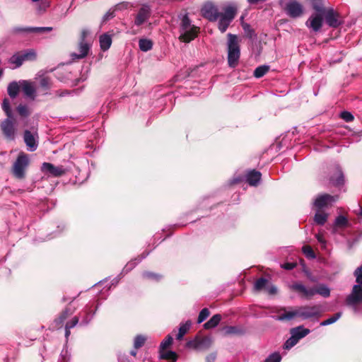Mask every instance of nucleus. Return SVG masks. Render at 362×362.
Instances as JSON below:
<instances>
[{
	"label": "nucleus",
	"mask_w": 362,
	"mask_h": 362,
	"mask_svg": "<svg viewBox=\"0 0 362 362\" xmlns=\"http://www.w3.org/2000/svg\"><path fill=\"white\" fill-rule=\"evenodd\" d=\"M291 289L302 298L310 299L317 293L325 298L330 296V290L325 284H320L316 288H308L302 283L296 282L291 286Z\"/></svg>",
	"instance_id": "1"
},
{
	"label": "nucleus",
	"mask_w": 362,
	"mask_h": 362,
	"mask_svg": "<svg viewBox=\"0 0 362 362\" xmlns=\"http://www.w3.org/2000/svg\"><path fill=\"white\" fill-rule=\"evenodd\" d=\"M2 108L6 112L8 118L1 122V130L6 137L9 139H14L16 129L15 127V123L11 120L12 112L10 108L9 100L7 98H5L3 101Z\"/></svg>",
	"instance_id": "2"
},
{
	"label": "nucleus",
	"mask_w": 362,
	"mask_h": 362,
	"mask_svg": "<svg viewBox=\"0 0 362 362\" xmlns=\"http://www.w3.org/2000/svg\"><path fill=\"white\" fill-rule=\"evenodd\" d=\"M199 31V28L192 25L188 17L185 16L180 25L179 39L182 42H189L197 36Z\"/></svg>",
	"instance_id": "3"
},
{
	"label": "nucleus",
	"mask_w": 362,
	"mask_h": 362,
	"mask_svg": "<svg viewBox=\"0 0 362 362\" xmlns=\"http://www.w3.org/2000/svg\"><path fill=\"white\" fill-rule=\"evenodd\" d=\"M228 62L231 67H235L238 62L240 58V47L236 35L228 34Z\"/></svg>",
	"instance_id": "4"
},
{
	"label": "nucleus",
	"mask_w": 362,
	"mask_h": 362,
	"mask_svg": "<svg viewBox=\"0 0 362 362\" xmlns=\"http://www.w3.org/2000/svg\"><path fill=\"white\" fill-rule=\"evenodd\" d=\"M237 12V6L235 4H230L223 8V13L219 16L218 29L224 33Z\"/></svg>",
	"instance_id": "5"
},
{
	"label": "nucleus",
	"mask_w": 362,
	"mask_h": 362,
	"mask_svg": "<svg viewBox=\"0 0 362 362\" xmlns=\"http://www.w3.org/2000/svg\"><path fill=\"white\" fill-rule=\"evenodd\" d=\"M28 165V156L24 153H21L13 166V173L14 176L18 179H23L25 175V170Z\"/></svg>",
	"instance_id": "6"
},
{
	"label": "nucleus",
	"mask_w": 362,
	"mask_h": 362,
	"mask_svg": "<svg viewBox=\"0 0 362 362\" xmlns=\"http://www.w3.org/2000/svg\"><path fill=\"white\" fill-rule=\"evenodd\" d=\"M202 15L204 18L210 21H216L222 13H219L218 8L212 3H206L201 10Z\"/></svg>",
	"instance_id": "7"
},
{
	"label": "nucleus",
	"mask_w": 362,
	"mask_h": 362,
	"mask_svg": "<svg viewBox=\"0 0 362 362\" xmlns=\"http://www.w3.org/2000/svg\"><path fill=\"white\" fill-rule=\"evenodd\" d=\"M325 13H313L305 23L306 26L314 32H318L323 24Z\"/></svg>",
	"instance_id": "8"
},
{
	"label": "nucleus",
	"mask_w": 362,
	"mask_h": 362,
	"mask_svg": "<svg viewBox=\"0 0 362 362\" xmlns=\"http://www.w3.org/2000/svg\"><path fill=\"white\" fill-rule=\"evenodd\" d=\"M337 199V197L331 196L329 194H324L318 195L314 202L313 206L315 209H322L332 205Z\"/></svg>",
	"instance_id": "9"
},
{
	"label": "nucleus",
	"mask_w": 362,
	"mask_h": 362,
	"mask_svg": "<svg viewBox=\"0 0 362 362\" xmlns=\"http://www.w3.org/2000/svg\"><path fill=\"white\" fill-rule=\"evenodd\" d=\"M303 310L301 306L291 308L290 310L283 309L282 312L277 316V320L281 321H290L295 317H299L303 320Z\"/></svg>",
	"instance_id": "10"
},
{
	"label": "nucleus",
	"mask_w": 362,
	"mask_h": 362,
	"mask_svg": "<svg viewBox=\"0 0 362 362\" xmlns=\"http://www.w3.org/2000/svg\"><path fill=\"white\" fill-rule=\"evenodd\" d=\"M301 310H303V320H307L310 318H319L321 317L322 310H321V306L319 305H304L301 306Z\"/></svg>",
	"instance_id": "11"
},
{
	"label": "nucleus",
	"mask_w": 362,
	"mask_h": 362,
	"mask_svg": "<svg viewBox=\"0 0 362 362\" xmlns=\"http://www.w3.org/2000/svg\"><path fill=\"white\" fill-rule=\"evenodd\" d=\"M362 302V286L354 285L351 293L346 297V303L348 305H357Z\"/></svg>",
	"instance_id": "12"
},
{
	"label": "nucleus",
	"mask_w": 362,
	"mask_h": 362,
	"mask_svg": "<svg viewBox=\"0 0 362 362\" xmlns=\"http://www.w3.org/2000/svg\"><path fill=\"white\" fill-rule=\"evenodd\" d=\"M213 344V339L210 337H204L203 338H196L193 341L187 342V346L196 349H207Z\"/></svg>",
	"instance_id": "13"
},
{
	"label": "nucleus",
	"mask_w": 362,
	"mask_h": 362,
	"mask_svg": "<svg viewBox=\"0 0 362 362\" xmlns=\"http://www.w3.org/2000/svg\"><path fill=\"white\" fill-rule=\"evenodd\" d=\"M41 170L42 171L48 173L54 177L62 176L66 173L65 169L62 166H54L49 163H43Z\"/></svg>",
	"instance_id": "14"
},
{
	"label": "nucleus",
	"mask_w": 362,
	"mask_h": 362,
	"mask_svg": "<svg viewBox=\"0 0 362 362\" xmlns=\"http://www.w3.org/2000/svg\"><path fill=\"white\" fill-rule=\"evenodd\" d=\"M286 11L291 17L298 18L303 13V6L296 1H291L286 4Z\"/></svg>",
	"instance_id": "15"
},
{
	"label": "nucleus",
	"mask_w": 362,
	"mask_h": 362,
	"mask_svg": "<svg viewBox=\"0 0 362 362\" xmlns=\"http://www.w3.org/2000/svg\"><path fill=\"white\" fill-rule=\"evenodd\" d=\"M20 86L25 95L34 100L36 96V88L35 83L30 81H20Z\"/></svg>",
	"instance_id": "16"
},
{
	"label": "nucleus",
	"mask_w": 362,
	"mask_h": 362,
	"mask_svg": "<svg viewBox=\"0 0 362 362\" xmlns=\"http://www.w3.org/2000/svg\"><path fill=\"white\" fill-rule=\"evenodd\" d=\"M324 17L330 27L337 28L340 24L338 14L332 8L325 10Z\"/></svg>",
	"instance_id": "17"
},
{
	"label": "nucleus",
	"mask_w": 362,
	"mask_h": 362,
	"mask_svg": "<svg viewBox=\"0 0 362 362\" xmlns=\"http://www.w3.org/2000/svg\"><path fill=\"white\" fill-rule=\"evenodd\" d=\"M151 14V9L147 6H143L139 11L135 17L134 24L136 25H141L145 23L149 18Z\"/></svg>",
	"instance_id": "18"
},
{
	"label": "nucleus",
	"mask_w": 362,
	"mask_h": 362,
	"mask_svg": "<svg viewBox=\"0 0 362 362\" xmlns=\"http://www.w3.org/2000/svg\"><path fill=\"white\" fill-rule=\"evenodd\" d=\"M37 134H33L30 131L26 130L24 133V141L30 151H34L37 147L36 141Z\"/></svg>",
	"instance_id": "19"
},
{
	"label": "nucleus",
	"mask_w": 362,
	"mask_h": 362,
	"mask_svg": "<svg viewBox=\"0 0 362 362\" xmlns=\"http://www.w3.org/2000/svg\"><path fill=\"white\" fill-rule=\"evenodd\" d=\"M310 329L304 328L303 326H298L291 329L290 334L294 337L295 339L298 341L300 339L305 337L310 333Z\"/></svg>",
	"instance_id": "20"
},
{
	"label": "nucleus",
	"mask_w": 362,
	"mask_h": 362,
	"mask_svg": "<svg viewBox=\"0 0 362 362\" xmlns=\"http://www.w3.org/2000/svg\"><path fill=\"white\" fill-rule=\"evenodd\" d=\"M36 79L39 81L40 88L42 94H47L52 85L50 78L47 76H42Z\"/></svg>",
	"instance_id": "21"
},
{
	"label": "nucleus",
	"mask_w": 362,
	"mask_h": 362,
	"mask_svg": "<svg viewBox=\"0 0 362 362\" xmlns=\"http://www.w3.org/2000/svg\"><path fill=\"white\" fill-rule=\"evenodd\" d=\"M315 214L314 216V222L317 225L325 224L327 220V214L325 213L322 209H315Z\"/></svg>",
	"instance_id": "22"
},
{
	"label": "nucleus",
	"mask_w": 362,
	"mask_h": 362,
	"mask_svg": "<svg viewBox=\"0 0 362 362\" xmlns=\"http://www.w3.org/2000/svg\"><path fill=\"white\" fill-rule=\"evenodd\" d=\"M100 46L103 51L107 50L112 45V37L108 34H103L100 36Z\"/></svg>",
	"instance_id": "23"
},
{
	"label": "nucleus",
	"mask_w": 362,
	"mask_h": 362,
	"mask_svg": "<svg viewBox=\"0 0 362 362\" xmlns=\"http://www.w3.org/2000/svg\"><path fill=\"white\" fill-rule=\"evenodd\" d=\"M260 178H261L260 173L255 171V170H252V171L249 172L246 176L247 182L250 185H253V186L256 185L259 182Z\"/></svg>",
	"instance_id": "24"
},
{
	"label": "nucleus",
	"mask_w": 362,
	"mask_h": 362,
	"mask_svg": "<svg viewBox=\"0 0 362 362\" xmlns=\"http://www.w3.org/2000/svg\"><path fill=\"white\" fill-rule=\"evenodd\" d=\"M88 45L84 42H81L79 45V54L72 53L71 57L74 59L84 58L88 54Z\"/></svg>",
	"instance_id": "25"
},
{
	"label": "nucleus",
	"mask_w": 362,
	"mask_h": 362,
	"mask_svg": "<svg viewBox=\"0 0 362 362\" xmlns=\"http://www.w3.org/2000/svg\"><path fill=\"white\" fill-rule=\"evenodd\" d=\"M330 181L334 185H336V186H339V185H343L344 180V175H343V173L341 172V169H339V168L336 169V171H335L334 175H332L331 177Z\"/></svg>",
	"instance_id": "26"
},
{
	"label": "nucleus",
	"mask_w": 362,
	"mask_h": 362,
	"mask_svg": "<svg viewBox=\"0 0 362 362\" xmlns=\"http://www.w3.org/2000/svg\"><path fill=\"white\" fill-rule=\"evenodd\" d=\"M20 88H21V86H20V81H13L8 86V93L10 95V97L13 98H16Z\"/></svg>",
	"instance_id": "27"
},
{
	"label": "nucleus",
	"mask_w": 362,
	"mask_h": 362,
	"mask_svg": "<svg viewBox=\"0 0 362 362\" xmlns=\"http://www.w3.org/2000/svg\"><path fill=\"white\" fill-rule=\"evenodd\" d=\"M23 62L24 61L21 52L13 54L9 59L10 64L13 65V69L21 66Z\"/></svg>",
	"instance_id": "28"
},
{
	"label": "nucleus",
	"mask_w": 362,
	"mask_h": 362,
	"mask_svg": "<svg viewBox=\"0 0 362 362\" xmlns=\"http://www.w3.org/2000/svg\"><path fill=\"white\" fill-rule=\"evenodd\" d=\"M310 4L317 13H325L326 10L322 0H305Z\"/></svg>",
	"instance_id": "29"
},
{
	"label": "nucleus",
	"mask_w": 362,
	"mask_h": 362,
	"mask_svg": "<svg viewBox=\"0 0 362 362\" xmlns=\"http://www.w3.org/2000/svg\"><path fill=\"white\" fill-rule=\"evenodd\" d=\"M268 281L264 278L257 279L254 284V289L256 291H262L267 289Z\"/></svg>",
	"instance_id": "30"
},
{
	"label": "nucleus",
	"mask_w": 362,
	"mask_h": 362,
	"mask_svg": "<svg viewBox=\"0 0 362 362\" xmlns=\"http://www.w3.org/2000/svg\"><path fill=\"white\" fill-rule=\"evenodd\" d=\"M72 311H71L69 309H66L62 314L61 315L55 320L54 321V323H55V327H57V328H59L62 326L64 320L69 316L72 314Z\"/></svg>",
	"instance_id": "31"
},
{
	"label": "nucleus",
	"mask_w": 362,
	"mask_h": 362,
	"mask_svg": "<svg viewBox=\"0 0 362 362\" xmlns=\"http://www.w3.org/2000/svg\"><path fill=\"white\" fill-rule=\"evenodd\" d=\"M221 320V316L218 314L214 315L208 322L204 325L205 329H211L218 325Z\"/></svg>",
	"instance_id": "32"
},
{
	"label": "nucleus",
	"mask_w": 362,
	"mask_h": 362,
	"mask_svg": "<svg viewBox=\"0 0 362 362\" xmlns=\"http://www.w3.org/2000/svg\"><path fill=\"white\" fill-rule=\"evenodd\" d=\"M160 358L162 359L172 360L175 362L177 356L175 352L173 351L160 350Z\"/></svg>",
	"instance_id": "33"
},
{
	"label": "nucleus",
	"mask_w": 362,
	"mask_h": 362,
	"mask_svg": "<svg viewBox=\"0 0 362 362\" xmlns=\"http://www.w3.org/2000/svg\"><path fill=\"white\" fill-rule=\"evenodd\" d=\"M191 327V322L190 321H187L185 323L180 325L179 328V332L177 335V339H181L183 336L187 332V331Z\"/></svg>",
	"instance_id": "34"
},
{
	"label": "nucleus",
	"mask_w": 362,
	"mask_h": 362,
	"mask_svg": "<svg viewBox=\"0 0 362 362\" xmlns=\"http://www.w3.org/2000/svg\"><path fill=\"white\" fill-rule=\"evenodd\" d=\"M23 61H33L36 59V52L33 49L26 50L21 52Z\"/></svg>",
	"instance_id": "35"
},
{
	"label": "nucleus",
	"mask_w": 362,
	"mask_h": 362,
	"mask_svg": "<svg viewBox=\"0 0 362 362\" xmlns=\"http://www.w3.org/2000/svg\"><path fill=\"white\" fill-rule=\"evenodd\" d=\"M139 48L141 50L144 52H147L150 50L152 47V42L149 40L141 39L139 40Z\"/></svg>",
	"instance_id": "36"
},
{
	"label": "nucleus",
	"mask_w": 362,
	"mask_h": 362,
	"mask_svg": "<svg viewBox=\"0 0 362 362\" xmlns=\"http://www.w3.org/2000/svg\"><path fill=\"white\" fill-rule=\"evenodd\" d=\"M341 313H337L334 315H332L331 317L322 321L320 322V326H327L329 325H331L334 322H335L337 320L339 319L341 317Z\"/></svg>",
	"instance_id": "37"
},
{
	"label": "nucleus",
	"mask_w": 362,
	"mask_h": 362,
	"mask_svg": "<svg viewBox=\"0 0 362 362\" xmlns=\"http://www.w3.org/2000/svg\"><path fill=\"white\" fill-rule=\"evenodd\" d=\"M269 70V66H261L257 67L255 71L254 75L257 78H260L263 76Z\"/></svg>",
	"instance_id": "38"
},
{
	"label": "nucleus",
	"mask_w": 362,
	"mask_h": 362,
	"mask_svg": "<svg viewBox=\"0 0 362 362\" xmlns=\"http://www.w3.org/2000/svg\"><path fill=\"white\" fill-rule=\"evenodd\" d=\"M302 251L303 254L306 256V257L309 259H314L315 258V254L313 248L310 245H304L302 247Z\"/></svg>",
	"instance_id": "39"
},
{
	"label": "nucleus",
	"mask_w": 362,
	"mask_h": 362,
	"mask_svg": "<svg viewBox=\"0 0 362 362\" xmlns=\"http://www.w3.org/2000/svg\"><path fill=\"white\" fill-rule=\"evenodd\" d=\"M298 341L295 339L294 337L291 336L288 338L284 344V349H290L294 346Z\"/></svg>",
	"instance_id": "40"
},
{
	"label": "nucleus",
	"mask_w": 362,
	"mask_h": 362,
	"mask_svg": "<svg viewBox=\"0 0 362 362\" xmlns=\"http://www.w3.org/2000/svg\"><path fill=\"white\" fill-rule=\"evenodd\" d=\"M347 223H348L347 218L343 215H339V216H337L336 218L334 226H344Z\"/></svg>",
	"instance_id": "41"
},
{
	"label": "nucleus",
	"mask_w": 362,
	"mask_h": 362,
	"mask_svg": "<svg viewBox=\"0 0 362 362\" xmlns=\"http://www.w3.org/2000/svg\"><path fill=\"white\" fill-rule=\"evenodd\" d=\"M209 310L207 308L202 309L199 313L197 322L202 323V322H204L209 316Z\"/></svg>",
	"instance_id": "42"
},
{
	"label": "nucleus",
	"mask_w": 362,
	"mask_h": 362,
	"mask_svg": "<svg viewBox=\"0 0 362 362\" xmlns=\"http://www.w3.org/2000/svg\"><path fill=\"white\" fill-rule=\"evenodd\" d=\"M146 341V338L141 335H138L134 339V346L135 349L141 347Z\"/></svg>",
	"instance_id": "43"
},
{
	"label": "nucleus",
	"mask_w": 362,
	"mask_h": 362,
	"mask_svg": "<svg viewBox=\"0 0 362 362\" xmlns=\"http://www.w3.org/2000/svg\"><path fill=\"white\" fill-rule=\"evenodd\" d=\"M173 342V337L168 335L160 344V350H165Z\"/></svg>",
	"instance_id": "44"
},
{
	"label": "nucleus",
	"mask_w": 362,
	"mask_h": 362,
	"mask_svg": "<svg viewBox=\"0 0 362 362\" xmlns=\"http://www.w3.org/2000/svg\"><path fill=\"white\" fill-rule=\"evenodd\" d=\"M354 275L356 276V281L358 284L357 285L362 286V265L355 270Z\"/></svg>",
	"instance_id": "45"
},
{
	"label": "nucleus",
	"mask_w": 362,
	"mask_h": 362,
	"mask_svg": "<svg viewBox=\"0 0 362 362\" xmlns=\"http://www.w3.org/2000/svg\"><path fill=\"white\" fill-rule=\"evenodd\" d=\"M17 111L19 113V115L22 117H27L30 114V111L28 110V107L25 105H20L17 107Z\"/></svg>",
	"instance_id": "46"
},
{
	"label": "nucleus",
	"mask_w": 362,
	"mask_h": 362,
	"mask_svg": "<svg viewBox=\"0 0 362 362\" xmlns=\"http://www.w3.org/2000/svg\"><path fill=\"white\" fill-rule=\"evenodd\" d=\"M25 31L28 32H42V31H50L52 28L50 27H38V28H30L25 29Z\"/></svg>",
	"instance_id": "47"
},
{
	"label": "nucleus",
	"mask_w": 362,
	"mask_h": 362,
	"mask_svg": "<svg viewBox=\"0 0 362 362\" xmlns=\"http://www.w3.org/2000/svg\"><path fill=\"white\" fill-rule=\"evenodd\" d=\"M341 117L346 122H351L354 119V116L349 112H342Z\"/></svg>",
	"instance_id": "48"
},
{
	"label": "nucleus",
	"mask_w": 362,
	"mask_h": 362,
	"mask_svg": "<svg viewBox=\"0 0 362 362\" xmlns=\"http://www.w3.org/2000/svg\"><path fill=\"white\" fill-rule=\"evenodd\" d=\"M78 322V318L77 317H73L69 322L66 324V326L68 329H71L74 327Z\"/></svg>",
	"instance_id": "49"
},
{
	"label": "nucleus",
	"mask_w": 362,
	"mask_h": 362,
	"mask_svg": "<svg viewBox=\"0 0 362 362\" xmlns=\"http://www.w3.org/2000/svg\"><path fill=\"white\" fill-rule=\"evenodd\" d=\"M297 266L295 262H287L284 264L281 267L286 270H291Z\"/></svg>",
	"instance_id": "50"
},
{
	"label": "nucleus",
	"mask_w": 362,
	"mask_h": 362,
	"mask_svg": "<svg viewBox=\"0 0 362 362\" xmlns=\"http://www.w3.org/2000/svg\"><path fill=\"white\" fill-rule=\"evenodd\" d=\"M144 276L147 279H158V275L151 273V272H145L144 274Z\"/></svg>",
	"instance_id": "51"
},
{
	"label": "nucleus",
	"mask_w": 362,
	"mask_h": 362,
	"mask_svg": "<svg viewBox=\"0 0 362 362\" xmlns=\"http://www.w3.org/2000/svg\"><path fill=\"white\" fill-rule=\"evenodd\" d=\"M281 356L278 352L273 353V362H280Z\"/></svg>",
	"instance_id": "52"
},
{
	"label": "nucleus",
	"mask_w": 362,
	"mask_h": 362,
	"mask_svg": "<svg viewBox=\"0 0 362 362\" xmlns=\"http://www.w3.org/2000/svg\"><path fill=\"white\" fill-rule=\"evenodd\" d=\"M216 357V356L215 354H211L206 356V362H214Z\"/></svg>",
	"instance_id": "53"
},
{
	"label": "nucleus",
	"mask_w": 362,
	"mask_h": 362,
	"mask_svg": "<svg viewBox=\"0 0 362 362\" xmlns=\"http://www.w3.org/2000/svg\"><path fill=\"white\" fill-rule=\"evenodd\" d=\"M114 17L112 11H108L103 17V21H107Z\"/></svg>",
	"instance_id": "54"
},
{
	"label": "nucleus",
	"mask_w": 362,
	"mask_h": 362,
	"mask_svg": "<svg viewBox=\"0 0 362 362\" xmlns=\"http://www.w3.org/2000/svg\"><path fill=\"white\" fill-rule=\"evenodd\" d=\"M236 329L234 327H228L226 328V332L227 334H233L235 333Z\"/></svg>",
	"instance_id": "55"
},
{
	"label": "nucleus",
	"mask_w": 362,
	"mask_h": 362,
	"mask_svg": "<svg viewBox=\"0 0 362 362\" xmlns=\"http://www.w3.org/2000/svg\"><path fill=\"white\" fill-rule=\"evenodd\" d=\"M266 0H247L248 3L250 4H257L260 3H263Z\"/></svg>",
	"instance_id": "56"
},
{
	"label": "nucleus",
	"mask_w": 362,
	"mask_h": 362,
	"mask_svg": "<svg viewBox=\"0 0 362 362\" xmlns=\"http://www.w3.org/2000/svg\"><path fill=\"white\" fill-rule=\"evenodd\" d=\"M89 32L86 30H83L82 32H81V38H82V42L84 41L85 38L86 37V36L88 35Z\"/></svg>",
	"instance_id": "57"
},
{
	"label": "nucleus",
	"mask_w": 362,
	"mask_h": 362,
	"mask_svg": "<svg viewBox=\"0 0 362 362\" xmlns=\"http://www.w3.org/2000/svg\"><path fill=\"white\" fill-rule=\"evenodd\" d=\"M136 263H134V262H129L128 263L127 265H126V269H132Z\"/></svg>",
	"instance_id": "58"
},
{
	"label": "nucleus",
	"mask_w": 362,
	"mask_h": 362,
	"mask_svg": "<svg viewBox=\"0 0 362 362\" xmlns=\"http://www.w3.org/2000/svg\"><path fill=\"white\" fill-rule=\"evenodd\" d=\"M70 329H68L66 327H65V337L67 339L69 336L70 335Z\"/></svg>",
	"instance_id": "59"
},
{
	"label": "nucleus",
	"mask_w": 362,
	"mask_h": 362,
	"mask_svg": "<svg viewBox=\"0 0 362 362\" xmlns=\"http://www.w3.org/2000/svg\"><path fill=\"white\" fill-rule=\"evenodd\" d=\"M89 321H90V319H88V317H86L82 320L81 323L83 325H87Z\"/></svg>",
	"instance_id": "60"
},
{
	"label": "nucleus",
	"mask_w": 362,
	"mask_h": 362,
	"mask_svg": "<svg viewBox=\"0 0 362 362\" xmlns=\"http://www.w3.org/2000/svg\"><path fill=\"white\" fill-rule=\"evenodd\" d=\"M317 238L318 241L320 242V243H324L325 242L324 239L322 238V237L320 234L317 235Z\"/></svg>",
	"instance_id": "61"
},
{
	"label": "nucleus",
	"mask_w": 362,
	"mask_h": 362,
	"mask_svg": "<svg viewBox=\"0 0 362 362\" xmlns=\"http://www.w3.org/2000/svg\"><path fill=\"white\" fill-rule=\"evenodd\" d=\"M358 214L359 217L362 218V206L360 207L359 212Z\"/></svg>",
	"instance_id": "62"
},
{
	"label": "nucleus",
	"mask_w": 362,
	"mask_h": 362,
	"mask_svg": "<svg viewBox=\"0 0 362 362\" xmlns=\"http://www.w3.org/2000/svg\"><path fill=\"white\" fill-rule=\"evenodd\" d=\"M265 362H272V356H269Z\"/></svg>",
	"instance_id": "63"
},
{
	"label": "nucleus",
	"mask_w": 362,
	"mask_h": 362,
	"mask_svg": "<svg viewBox=\"0 0 362 362\" xmlns=\"http://www.w3.org/2000/svg\"><path fill=\"white\" fill-rule=\"evenodd\" d=\"M272 291H273V295L276 294L277 292L276 288L274 287V286H273Z\"/></svg>",
	"instance_id": "64"
}]
</instances>
